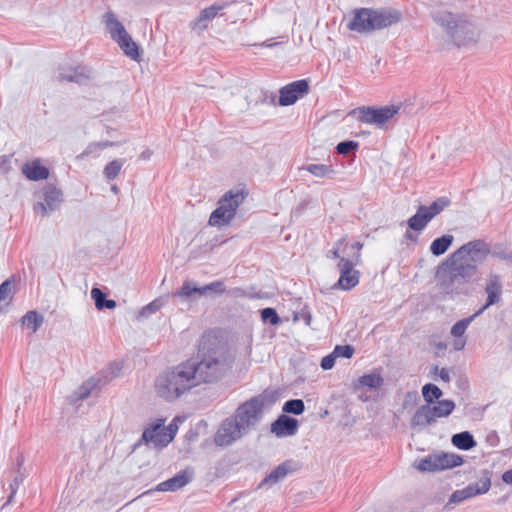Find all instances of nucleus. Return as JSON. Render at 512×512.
Segmentation results:
<instances>
[{"mask_svg": "<svg viewBox=\"0 0 512 512\" xmlns=\"http://www.w3.org/2000/svg\"><path fill=\"white\" fill-rule=\"evenodd\" d=\"M336 358L337 357L334 356V351H332L331 354L322 358L321 364H320L321 368L324 370H329V369L333 368V366L335 365Z\"/></svg>", "mask_w": 512, "mask_h": 512, "instance_id": "603ef678", "label": "nucleus"}, {"mask_svg": "<svg viewBox=\"0 0 512 512\" xmlns=\"http://www.w3.org/2000/svg\"><path fill=\"white\" fill-rule=\"evenodd\" d=\"M194 388L195 375L187 360L163 369L154 380L156 395L166 402H174Z\"/></svg>", "mask_w": 512, "mask_h": 512, "instance_id": "f257e3e1", "label": "nucleus"}, {"mask_svg": "<svg viewBox=\"0 0 512 512\" xmlns=\"http://www.w3.org/2000/svg\"><path fill=\"white\" fill-rule=\"evenodd\" d=\"M485 292L487 294L486 303L478 310L481 314L488 307L495 305L500 302L502 296V282L499 276L490 275L486 279Z\"/></svg>", "mask_w": 512, "mask_h": 512, "instance_id": "a211bd4d", "label": "nucleus"}, {"mask_svg": "<svg viewBox=\"0 0 512 512\" xmlns=\"http://www.w3.org/2000/svg\"><path fill=\"white\" fill-rule=\"evenodd\" d=\"M191 481V476L186 471H181L172 478L158 484L159 491H175Z\"/></svg>", "mask_w": 512, "mask_h": 512, "instance_id": "5701e85b", "label": "nucleus"}, {"mask_svg": "<svg viewBox=\"0 0 512 512\" xmlns=\"http://www.w3.org/2000/svg\"><path fill=\"white\" fill-rule=\"evenodd\" d=\"M417 398H418V394H417V392H408V393L406 394V399H411V400H413V401H416V400H417ZM406 403H407V400H405V402H404V406H405V407H406Z\"/></svg>", "mask_w": 512, "mask_h": 512, "instance_id": "e2e57ef3", "label": "nucleus"}, {"mask_svg": "<svg viewBox=\"0 0 512 512\" xmlns=\"http://www.w3.org/2000/svg\"><path fill=\"white\" fill-rule=\"evenodd\" d=\"M399 110L400 106L397 105H386L382 107L362 106L353 109L350 115L361 123L375 125L383 129Z\"/></svg>", "mask_w": 512, "mask_h": 512, "instance_id": "1a4fd4ad", "label": "nucleus"}, {"mask_svg": "<svg viewBox=\"0 0 512 512\" xmlns=\"http://www.w3.org/2000/svg\"><path fill=\"white\" fill-rule=\"evenodd\" d=\"M21 325L31 333H36L44 322V317L35 310L28 311L20 319Z\"/></svg>", "mask_w": 512, "mask_h": 512, "instance_id": "b1692460", "label": "nucleus"}, {"mask_svg": "<svg viewBox=\"0 0 512 512\" xmlns=\"http://www.w3.org/2000/svg\"><path fill=\"white\" fill-rule=\"evenodd\" d=\"M18 485H19V483H18L17 478H16L15 479V483L11 484V493L9 495V498H8L7 502L4 504V506H6L7 504H9L12 501L13 497L16 494Z\"/></svg>", "mask_w": 512, "mask_h": 512, "instance_id": "13d9d810", "label": "nucleus"}, {"mask_svg": "<svg viewBox=\"0 0 512 512\" xmlns=\"http://www.w3.org/2000/svg\"><path fill=\"white\" fill-rule=\"evenodd\" d=\"M430 221V218L427 216V214L423 211L422 207L420 206L417 212L408 219L407 224L409 228L414 231H422L423 229H425V227Z\"/></svg>", "mask_w": 512, "mask_h": 512, "instance_id": "c85d7f7f", "label": "nucleus"}, {"mask_svg": "<svg viewBox=\"0 0 512 512\" xmlns=\"http://www.w3.org/2000/svg\"><path fill=\"white\" fill-rule=\"evenodd\" d=\"M463 491L465 492V496L467 499L478 495L475 491V488H473L471 484L463 488Z\"/></svg>", "mask_w": 512, "mask_h": 512, "instance_id": "4d7b16f0", "label": "nucleus"}, {"mask_svg": "<svg viewBox=\"0 0 512 512\" xmlns=\"http://www.w3.org/2000/svg\"><path fill=\"white\" fill-rule=\"evenodd\" d=\"M358 147L359 143L356 141H343L338 143L336 146V151L341 155H346L352 150H357Z\"/></svg>", "mask_w": 512, "mask_h": 512, "instance_id": "49530a36", "label": "nucleus"}, {"mask_svg": "<svg viewBox=\"0 0 512 512\" xmlns=\"http://www.w3.org/2000/svg\"><path fill=\"white\" fill-rule=\"evenodd\" d=\"M111 191H112L113 193L117 194V193L119 192V188H118V186H117V185H113V186L111 187Z\"/></svg>", "mask_w": 512, "mask_h": 512, "instance_id": "0e129e2a", "label": "nucleus"}, {"mask_svg": "<svg viewBox=\"0 0 512 512\" xmlns=\"http://www.w3.org/2000/svg\"><path fill=\"white\" fill-rule=\"evenodd\" d=\"M309 91L307 80L301 79L287 84L279 91V104L289 106L294 104L299 98H302Z\"/></svg>", "mask_w": 512, "mask_h": 512, "instance_id": "4468645a", "label": "nucleus"}, {"mask_svg": "<svg viewBox=\"0 0 512 512\" xmlns=\"http://www.w3.org/2000/svg\"><path fill=\"white\" fill-rule=\"evenodd\" d=\"M434 372L438 374V376L444 381L449 382L450 381V370L447 368H441L439 369L438 366H435L433 368Z\"/></svg>", "mask_w": 512, "mask_h": 512, "instance_id": "864d4df0", "label": "nucleus"}, {"mask_svg": "<svg viewBox=\"0 0 512 512\" xmlns=\"http://www.w3.org/2000/svg\"><path fill=\"white\" fill-rule=\"evenodd\" d=\"M44 202L38 203L36 209H40L43 215L54 211L62 201V193L56 187L48 185L43 189Z\"/></svg>", "mask_w": 512, "mask_h": 512, "instance_id": "412c9836", "label": "nucleus"}, {"mask_svg": "<svg viewBox=\"0 0 512 512\" xmlns=\"http://www.w3.org/2000/svg\"><path fill=\"white\" fill-rule=\"evenodd\" d=\"M357 265H359V255L341 258L337 264L340 276L334 287L349 291L357 286L360 280V272L354 268Z\"/></svg>", "mask_w": 512, "mask_h": 512, "instance_id": "f8f14e48", "label": "nucleus"}, {"mask_svg": "<svg viewBox=\"0 0 512 512\" xmlns=\"http://www.w3.org/2000/svg\"><path fill=\"white\" fill-rule=\"evenodd\" d=\"M91 297L95 302V306L98 310H103V303L106 300V294L99 288H92Z\"/></svg>", "mask_w": 512, "mask_h": 512, "instance_id": "de8ad7c7", "label": "nucleus"}, {"mask_svg": "<svg viewBox=\"0 0 512 512\" xmlns=\"http://www.w3.org/2000/svg\"><path fill=\"white\" fill-rule=\"evenodd\" d=\"M334 356L338 357H344V358H351L354 352V348L350 345H337L334 348Z\"/></svg>", "mask_w": 512, "mask_h": 512, "instance_id": "8fccbe9b", "label": "nucleus"}, {"mask_svg": "<svg viewBox=\"0 0 512 512\" xmlns=\"http://www.w3.org/2000/svg\"><path fill=\"white\" fill-rule=\"evenodd\" d=\"M400 18V12L395 9L360 8L354 12V17L348 24V28L358 33H370L389 27L397 23Z\"/></svg>", "mask_w": 512, "mask_h": 512, "instance_id": "7ed1b4c3", "label": "nucleus"}, {"mask_svg": "<svg viewBox=\"0 0 512 512\" xmlns=\"http://www.w3.org/2000/svg\"><path fill=\"white\" fill-rule=\"evenodd\" d=\"M289 472V464L284 462L278 465L273 471H271L259 484V487L264 485H273L282 480Z\"/></svg>", "mask_w": 512, "mask_h": 512, "instance_id": "bb28decb", "label": "nucleus"}, {"mask_svg": "<svg viewBox=\"0 0 512 512\" xmlns=\"http://www.w3.org/2000/svg\"><path fill=\"white\" fill-rule=\"evenodd\" d=\"M153 155V151L151 149H145L141 152L139 158L141 160H149L151 156Z\"/></svg>", "mask_w": 512, "mask_h": 512, "instance_id": "052dcab7", "label": "nucleus"}, {"mask_svg": "<svg viewBox=\"0 0 512 512\" xmlns=\"http://www.w3.org/2000/svg\"><path fill=\"white\" fill-rule=\"evenodd\" d=\"M491 475V471L484 470L482 472L481 478L477 482L471 483V485L473 486V488H475V491L478 495L485 494L489 491L491 487Z\"/></svg>", "mask_w": 512, "mask_h": 512, "instance_id": "c9c22d12", "label": "nucleus"}, {"mask_svg": "<svg viewBox=\"0 0 512 512\" xmlns=\"http://www.w3.org/2000/svg\"><path fill=\"white\" fill-rule=\"evenodd\" d=\"M162 306H163L162 299H160V298L155 299L141 309L140 315L143 317H149L150 315L159 311L162 308Z\"/></svg>", "mask_w": 512, "mask_h": 512, "instance_id": "37998d69", "label": "nucleus"}, {"mask_svg": "<svg viewBox=\"0 0 512 512\" xmlns=\"http://www.w3.org/2000/svg\"><path fill=\"white\" fill-rule=\"evenodd\" d=\"M195 375V386L220 380L230 368L226 355L218 350L205 354L201 360L188 359Z\"/></svg>", "mask_w": 512, "mask_h": 512, "instance_id": "20e7f679", "label": "nucleus"}, {"mask_svg": "<svg viewBox=\"0 0 512 512\" xmlns=\"http://www.w3.org/2000/svg\"><path fill=\"white\" fill-rule=\"evenodd\" d=\"M305 405L301 399H291L285 402L283 411L294 415H300L304 412Z\"/></svg>", "mask_w": 512, "mask_h": 512, "instance_id": "a19ab883", "label": "nucleus"}, {"mask_svg": "<svg viewBox=\"0 0 512 512\" xmlns=\"http://www.w3.org/2000/svg\"><path fill=\"white\" fill-rule=\"evenodd\" d=\"M115 42L127 57L132 60L139 59V47L129 34Z\"/></svg>", "mask_w": 512, "mask_h": 512, "instance_id": "393cba45", "label": "nucleus"}, {"mask_svg": "<svg viewBox=\"0 0 512 512\" xmlns=\"http://www.w3.org/2000/svg\"><path fill=\"white\" fill-rule=\"evenodd\" d=\"M297 430L298 421L287 415H280L271 425V432L279 438L293 436Z\"/></svg>", "mask_w": 512, "mask_h": 512, "instance_id": "6ab92c4d", "label": "nucleus"}, {"mask_svg": "<svg viewBox=\"0 0 512 512\" xmlns=\"http://www.w3.org/2000/svg\"><path fill=\"white\" fill-rule=\"evenodd\" d=\"M489 253L490 249L487 243L482 240H474L464 244L452 254L461 262L473 266V274H475L477 263L484 261Z\"/></svg>", "mask_w": 512, "mask_h": 512, "instance_id": "9d476101", "label": "nucleus"}, {"mask_svg": "<svg viewBox=\"0 0 512 512\" xmlns=\"http://www.w3.org/2000/svg\"><path fill=\"white\" fill-rule=\"evenodd\" d=\"M363 248V244L361 242H355L351 245V249L355 250L353 254L350 255V257H355L356 255H359V265L361 264V250Z\"/></svg>", "mask_w": 512, "mask_h": 512, "instance_id": "6e6d98bb", "label": "nucleus"}, {"mask_svg": "<svg viewBox=\"0 0 512 512\" xmlns=\"http://www.w3.org/2000/svg\"><path fill=\"white\" fill-rule=\"evenodd\" d=\"M466 496H465V492L463 491V489H460V490H456L452 493L451 497H450V502L452 503H460L464 500H466Z\"/></svg>", "mask_w": 512, "mask_h": 512, "instance_id": "5fc2aeb1", "label": "nucleus"}, {"mask_svg": "<svg viewBox=\"0 0 512 512\" xmlns=\"http://www.w3.org/2000/svg\"><path fill=\"white\" fill-rule=\"evenodd\" d=\"M303 169L318 178H330L334 175L332 166L326 164H308Z\"/></svg>", "mask_w": 512, "mask_h": 512, "instance_id": "2f4dec72", "label": "nucleus"}, {"mask_svg": "<svg viewBox=\"0 0 512 512\" xmlns=\"http://www.w3.org/2000/svg\"><path fill=\"white\" fill-rule=\"evenodd\" d=\"M115 307H116V302L114 300L106 299L105 302L103 303V309H105V308L113 309Z\"/></svg>", "mask_w": 512, "mask_h": 512, "instance_id": "680f3d73", "label": "nucleus"}, {"mask_svg": "<svg viewBox=\"0 0 512 512\" xmlns=\"http://www.w3.org/2000/svg\"><path fill=\"white\" fill-rule=\"evenodd\" d=\"M273 402L272 399H269V395L260 394L240 405L232 418L247 434L262 418L264 407L267 404H273Z\"/></svg>", "mask_w": 512, "mask_h": 512, "instance_id": "423d86ee", "label": "nucleus"}, {"mask_svg": "<svg viewBox=\"0 0 512 512\" xmlns=\"http://www.w3.org/2000/svg\"><path fill=\"white\" fill-rule=\"evenodd\" d=\"M178 420H180L179 417H176L173 419V421L167 427L164 426L163 430L169 436V437L165 438L166 442H171L174 439V437L178 431V425L176 423Z\"/></svg>", "mask_w": 512, "mask_h": 512, "instance_id": "3c124183", "label": "nucleus"}, {"mask_svg": "<svg viewBox=\"0 0 512 512\" xmlns=\"http://www.w3.org/2000/svg\"><path fill=\"white\" fill-rule=\"evenodd\" d=\"M164 419H157L142 434V440L146 444H151L154 448H162L170 442H166L165 438L169 437L164 429Z\"/></svg>", "mask_w": 512, "mask_h": 512, "instance_id": "dca6fc26", "label": "nucleus"}, {"mask_svg": "<svg viewBox=\"0 0 512 512\" xmlns=\"http://www.w3.org/2000/svg\"><path fill=\"white\" fill-rule=\"evenodd\" d=\"M117 145L116 142L112 141H101V142H93L90 143L85 150L77 156L78 159H85L90 155H99V152L107 147H112Z\"/></svg>", "mask_w": 512, "mask_h": 512, "instance_id": "7c9ffc66", "label": "nucleus"}, {"mask_svg": "<svg viewBox=\"0 0 512 512\" xmlns=\"http://www.w3.org/2000/svg\"><path fill=\"white\" fill-rule=\"evenodd\" d=\"M124 163H125V160H123V159H116V160L109 162L105 166L104 171H103L105 177L108 180L115 179L119 175Z\"/></svg>", "mask_w": 512, "mask_h": 512, "instance_id": "58836bf2", "label": "nucleus"}, {"mask_svg": "<svg viewBox=\"0 0 512 512\" xmlns=\"http://www.w3.org/2000/svg\"><path fill=\"white\" fill-rule=\"evenodd\" d=\"M22 173L32 181L44 180L49 176V170L42 166L38 159L25 163L22 166Z\"/></svg>", "mask_w": 512, "mask_h": 512, "instance_id": "4be33fe9", "label": "nucleus"}, {"mask_svg": "<svg viewBox=\"0 0 512 512\" xmlns=\"http://www.w3.org/2000/svg\"><path fill=\"white\" fill-rule=\"evenodd\" d=\"M422 395L426 403L433 404L436 400L439 401L443 392L438 386L428 383L422 387Z\"/></svg>", "mask_w": 512, "mask_h": 512, "instance_id": "f704fd0d", "label": "nucleus"}, {"mask_svg": "<svg viewBox=\"0 0 512 512\" xmlns=\"http://www.w3.org/2000/svg\"><path fill=\"white\" fill-rule=\"evenodd\" d=\"M229 6V2L214 3L200 11L199 16L190 23L192 30L198 33L207 29L209 23L225 8Z\"/></svg>", "mask_w": 512, "mask_h": 512, "instance_id": "2eb2a0df", "label": "nucleus"}, {"mask_svg": "<svg viewBox=\"0 0 512 512\" xmlns=\"http://www.w3.org/2000/svg\"><path fill=\"white\" fill-rule=\"evenodd\" d=\"M481 314V311L475 312L473 315L457 321L451 328L450 334L454 337L452 347L455 351L464 349L466 345V337L464 336L469 325L476 317Z\"/></svg>", "mask_w": 512, "mask_h": 512, "instance_id": "f3484780", "label": "nucleus"}, {"mask_svg": "<svg viewBox=\"0 0 512 512\" xmlns=\"http://www.w3.org/2000/svg\"><path fill=\"white\" fill-rule=\"evenodd\" d=\"M434 21L443 27L457 46L474 43L478 38L477 27L466 17L447 11L433 14Z\"/></svg>", "mask_w": 512, "mask_h": 512, "instance_id": "39448f33", "label": "nucleus"}, {"mask_svg": "<svg viewBox=\"0 0 512 512\" xmlns=\"http://www.w3.org/2000/svg\"><path fill=\"white\" fill-rule=\"evenodd\" d=\"M224 292L225 285L222 281L219 280L211 282L210 284L201 287V295H206L208 293L220 295L223 294Z\"/></svg>", "mask_w": 512, "mask_h": 512, "instance_id": "79ce46f5", "label": "nucleus"}, {"mask_svg": "<svg viewBox=\"0 0 512 512\" xmlns=\"http://www.w3.org/2000/svg\"><path fill=\"white\" fill-rule=\"evenodd\" d=\"M261 318L264 322L271 325H277L281 321L276 310L270 307L261 310Z\"/></svg>", "mask_w": 512, "mask_h": 512, "instance_id": "c03bdc74", "label": "nucleus"}, {"mask_svg": "<svg viewBox=\"0 0 512 512\" xmlns=\"http://www.w3.org/2000/svg\"><path fill=\"white\" fill-rule=\"evenodd\" d=\"M492 255L501 260L512 263V247L496 246L492 251Z\"/></svg>", "mask_w": 512, "mask_h": 512, "instance_id": "a18cd8bd", "label": "nucleus"}, {"mask_svg": "<svg viewBox=\"0 0 512 512\" xmlns=\"http://www.w3.org/2000/svg\"><path fill=\"white\" fill-rule=\"evenodd\" d=\"M450 201L446 197H441L432 202L429 206L421 205L423 211L427 214V216L432 220L436 215L442 212L448 205Z\"/></svg>", "mask_w": 512, "mask_h": 512, "instance_id": "473e14b6", "label": "nucleus"}, {"mask_svg": "<svg viewBox=\"0 0 512 512\" xmlns=\"http://www.w3.org/2000/svg\"><path fill=\"white\" fill-rule=\"evenodd\" d=\"M502 480L506 484L512 485V469H510L502 474Z\"/></svg>", "mask_w": 512, "mask_h": 512, "instance_id": "bf43d9fd", "label": "nucleus"}, {"mask_svg": "<svg viewBox=\"0 0 512 512\" xmlns=\"http://www.w3.org/2000/svg\"><path fill=\"white\" fill-rule=\"evenodd\" d=\"M455 409L452 400L444 399L420 406L411 419V426H428L436 422L438 418L448 417Z\"/></svg>", "mask_w": 512, "mask_h": 512, "instance_id": "6e6552de", "label": "nucleus"}, {"mask_svg": "<svg viewBox=\"0 0 512 512\" xmlns=\"http://www.w3.org/2000/svg\"><path fill=\"white\" fill-rule=\"evenodd\" d=\"M454 241L453 235L446 234L432 241L430 245V252L434 256L443 255Z\"/></svg>", "mask_w": 512, "mask_h": 512, "instance_id": "cd10ccee", "label": "nucleus"}, {"mask_svg": "<svg viewBox=\"0 0 512 512\" xmlns=\"http://www.w3.org/2000/svg\"><path fill=\"white\" fill-rule=\"evenodd\" d=\"M246 194L243 190H229L218 201L217 208L209 217V225L221 227L228 225L235 217L238 207L243 203Z\"/></svg>", "mask_w": 512, "mask_h": 512, "instance_id": "0eeeda50", "label": "nucleus"}, {"mask_svg": "<svg viewBox=\"0 0 512 512\" xmlns=\"http://www.w3.org/2000/svg\"><path fill=\"white\" fill-rule=\"evenodd\" d=\"M12 297V282L6 280L0 285V310H3L10 304Z\"/></svg>", "mask_w": 512, "mask_h": 512, "instance_id": "e433bc0d", "label": "nucleus"}, {"mask_svg": "<svg viewBox=\"0 0 512 512\" xmlns=\"http://www.w3.org/2000/svg\"><path fill=\"white\" fill-rule=\"evenodd\" d=\"M358 381L361 386L367 387L370 389H377L383 383V379H382L381 375L377 374V373L365 374V375L361 376Z\"/></svg>", "mask_w": 512, "mask_h": 512, "instance_id": "4c0bfd02", "label": "nucleus"}, {"mask_svg": "<svg viewBox=\"0 0 512 512\" xmlns=\"http://www.w3.org/2000/svg\"><path fill=\"white\" fill-rule=\"evenodd\" d=\"M451 442L455 447L461 450H470L477 445L473 435L468 431L454 434L451 438Z\"/></svg>", "mask_w": 512, "mask_h": 512, "instance_id": "a878e982", "label": "nucleus"}, {"mask_svg": "<svg viewBox=\"0 0 512 512\" xmlns=\"http://www.w3.org/2000/svg\"><path fill=\"white\" fill-rule=\"evenodd\" d=\"M243 435H245V432L236 421L230 417L222 422L215 435L214 441L218 446H229Z\"/></svg>", "mask_w": 512, "mask_h": 512, "instance_id": "ddd939ff", "label": "nucleus"}, {"mask_svg": "<svg viewBox=\"0 0 512 512\" xmlns=\"http://www.w3.org/2000/svg\"><path fill=\"white\" fill-rule=\"evenodd\" d=\"M58 77L61 81L84 83L90 78V71L85 68H77L70 73H60Z\"/></svg>", "mask_w": 512, "mask_h": 512, "instance_id": "c756f323", "label": "nucleus"}, {"mask_svg": "<svg viewBox=\"0 0 512 512\" xmlns=\"http://www.w3.org/2000/svg\"><path fill=\"white\" fill-rule=\"evenodd\" d=\"M96 381L94 379H89L84 382L81 386H79L73 393V401H81L88 398L91 392L96 388Z\"/></svg>", "mask_w": 512, "mask_h": 512, "instance_id": "72a5a7b5", "label": "nucleus"}, {"mask_svg": "<svg viewBox=\"0 0 512 512\" xmlns=\"http://www.w3.org/2000/svg\"><path fill=\"white\" fill-rule=\"evenodd\" d=\"M463 463L461 456L453 453H439L428 455L417 464V469L422 472H436L457 467Z\"/></svg>", "mask_w": 512, "mask_h": 512, "instance_id": "9b49d317", "label": "nucleus"}, {"mask_svg": "<svg viewBox=\"0 0 512 512\" xmlns=\"http://www.w3.org/2000/svg\"><path fill=\"white\" fill-rule=\"evenodd\" d=\"M102 23L114 42L129 34L122 22L112 11H107L103 14Z\"/></svg>", "mask_w": 512, "mask_h": 512, "instance_id": "aec40b11", "label": "nucleus"}, {"mask_svg": "<svg viewBox=\"0 0 512 512\" xmlns=\"http://www.w3.org/2000/svg\"><path fill=\"white\" fill-rule=\"evenodd\" d=\"M194 294L201 295V287H197L191 281H185L180 290H178L174 295L180 298L187 299Z\"/></svg>", "mask_w": 512, "mask_h": 512, "instance_id": "ea45409f", "label": "nucleus"}, {"mask_svg": "<svg viewBox=\"0 0 512 512\" xmlns=\"http://www.w3.org/2000/svg\"><path fill=\"white\" fill-rule=\"evenodd\" d=\"M473 275V266L461 262L451 254L438 266L436 280L443 293L452 295L461 293Z\"/></svg>", "mask_w": 512, "mask_h": 512, "instance_id": "f03ea898", "label": "nucleus"}, {"mask_svg": "<svg viewBox=\"0 0 512 512\" xmlns=\"http://www.w3.org/2000/svg\"><path fill=\"white\" fill-rule=\"evenodd\" d=\"M405 238H407V239H414L413 235L409 231L405 232Z\"/></svg>", "mask_w": 512, "mask_h": 512, "instance_id": "69168bd1", "label": "nucleus"}, {"mask_svg": "<svg viewBox=\"0 0 512 512\" xmlns=\"http://www.w3.org/2000/svg\"><path fill=\"white\" fill-rule=\"evenodd\" d=\"M346 243V237H342L340 238L335 244H334V247L332 250H330L327 254V257L330 258V259H333V260H338V262L340 261V259L342 258L340 256V251H341V248L342 246Z\"/></svg>", "mask_w": 512, "mask_h": 512, "instance_id": "09e8293b", "label": "nucleus"}]
</instances>
